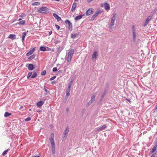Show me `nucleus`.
Here are the masks:
<instances>
[{
  "label": "nucleus",
  "instance_id": "obj_1",
  "mask_svg": "<svg viewBox=\"0 0 157 157\" xmlns=\"http://www.w3.org/2000/svg\"><path fill=\"white\" fill-rule=\"evenodd\" d=\"M113 16L111 18V22L109 24V28L110 29L112 30L113 28V26L114 25V22L116 20V14H113Z\"/></svg>",
  "mask_w": 157,
  "mask_h": 157
},
{
  "label": "nucleus",
  "instance_id": "obj_2",
  "mask_svg": "<svg viewBox=\"0 0 157 157\" xmlns=\"http://www.w3.org/2000/svg\"><path fill=\"white\" fill-rule=\"evenodd\" d=\"M38 11L40 13L47 14L49 13V9L46 7L43 6L39 8Z\"/></svg>",
  "mask_w": 157,
  "mask_h": 157
},
{
  "label": "nucleus",
  "instance_id": "obj_3",
  "mask_svg": "<svg viewBox=\"0 0 157 157\" xmlns=\"http://www.w3.org/2000/svg\"><path fill=\"white\" fill-rule=\"evenodd\" d=\"M75 52L74 49H71L68 52L67 56H66V59H68L69 61L70 59H71L72 57Z\"/></svg>",
  "mask_w": 157,
  "mask_h": 157
},
{
  "label": "nucleus",
  "instance_id": "obj_4",
  "mask_svg": "<svg viewBox=\"0 0 157 157\" xmlns=\"http://www.w3.org/2000/svg\"><path fill=\"white\" fill-rule=\"evenodd\" d=\"M132 33L133 35V41L135 42L136 41V30L135 28V26L134 25H132Z\"/></svg>",
  "mask_w": 157,
  "mask_h": 157
},
{
  "label": "nucleus",
  "instance_id": "obj_5",
  "mask_svg": "<svg viewBox=\"0 0 157 157\" xmlns=\"http://www.w3.org/2000/svg\"><path fill=\"white\" fill-rule=\"evenodd\" d=\"M69 132V128L68 127H67L65 129L63 133V139L65 140L67 136V134Z\"/></svg>",
  "mask_w": 157,
  "mask_h": 157
},
{
  "label": "nucleus",
  "instance_id": "obj_6",
  "mask_svg": "<svg viewBox=\"0 0 157 157\" xmlns=\"http://www.w3.org/2000/svg\"><path fill=\"white\" fill-rule=\"evenodd\" d=\"M94 10L92 8L89 9L86 13V15L88 16L90 14H92L94 13Z\"/></svg>",
  "mask_w": 157,
  "mask_h": 157
},
{
  "label": "nucleus",
  "instance_id": "obj_7",
  "mask_svg": "<svg viewBox=\"0 0 157 157\" xmlns=\"http://www.w3.org/2000/svg\"><path fill=\"white\" fill-rule=\"evenodd\" d=\"M54 134L53 133H51V136L49 139L51 144H55L54 140Z\"/></svg>",
  "mask_w": 157,
  "mask_h": 157
},
{
  "label": "nucleus",
  "instance_id": "obj_8",
  "mask_svg": "<svg viewBox=\"0 0 157 157\" xmlns=\"http://www.w3.org/2000/svg\"><path fill=\"white\" fill-rule=\"evenodd\" d=\"M101 12L100 11H97L95 13V14L93 16H92L91 18V21L93 20L96 17H97L99 14L101 13Z\"/></svg>",
  "mask_w": 157,
  "mask_h": 157
},
{
  "label": "nucleus",
  "instance_id": "obj_9",
  "mask_svg": "<svg viewBox=\"0 0 157 157\" xmlns=\"http://www.w3.org/2000/svg\"><path fill=\"white\" fill-rule=\"evenodd\" d=\"M106 127V125L105 124L104 125L101 127H99L97 128V130L96 131H99L103 130H104Z\"/></svg>",
  "mask_w": 157,
  "mask_h": 157
},
{
  "label": "nucleus",
  "instance_id": "obj_10",
  "mask_svg": "<svg viewBox=\"0 0 157 157\" xmlns=\"http://www.w3.org/2000/svg\"><path fill=\"white\" fill-rule=\"evenodd\" d=\"M35 50V48H33L32 49H31L27 53L26 56H29L31 55L33 53Z\"/></svg>",
  "mask_w": 157,
  "mask_h": 157
},
{
  "label": "nucleus",
  "instance_id": "obj_11",
  "mask_svg": "<svg viewBox=\"0 0 157 157\" xmlns=\"http://www.w3.org/2000/svg\"><path fill=\"white\" fill-rule=\"evenodd\" d=\"M53 16L58 21H59L61 20V17L59 16L56 14L55 13H53Z\"/></svg>",
  "mask_w": 157,
  "mask_h": 157
},
{
  "label": "nucleus",
  "instance_id": "obj_12",
  "mask_svg": "<svg viewBox=\"0 0 157 157\" xmlns=\"http://www.w3.org/2000/svg\"><path fill=\"white\" fill-rule=\"evenodd\" d=\"M44 102L42 101H38L36 103V105L38 107H41L44 104Z\"/></svg>",
  "mask_w": 157,
  "mask_h": 157
},
{
  "label": "nucleus",
  "instance_id": "obj_13",
  "mask_svg": "<svg viewBox=\"0 0 157 157\" xmlns=\"http://www.w3.org/2000/svg\"><path fill=\"white\" fill-rule=\"evenodd\" d=\"M51 146L52 153L54 154L56 152L55 144H51Z\"/></svg>",
  "mask_w": 157,
  "mask_h": 157
},
{
  "label": "nucleus",
  "instance_id": "obj_14",
  "mask_svg": "<svg viewBox=\"0 0 157 157\" xmlns=\"http://www.w3.org/2000/svg\"><path fill=\"white\" fill-rule=\"evenodd\" d=\"M98 55V53L96 51H95L94 52L93 54L92 55V58L93 59H96V56Z\"/></svg>",
  "mask_w": 157,
  "mask_h": 157
},
{
  "label": "nucleus",
  "instance_id": "obj_15",
  "mask_svg": "<svg viewBox=\"0 0 157 157\" xmlns=\"http://www.w3.org/2000/svg\"><path fill=\"white\" fill-rule=\"evenodd\" d=\"M157 149V144H156L152 148V150L150 151V152L151 154L154 153Z\"/></svg>",
  "mask_w": 157,
  "mask_h": 157
},
{
  "label": "nucleus",
  "instance_id": "obj_16",
  "mask_svg": "<svg viewBox=\"0 0 157 157\" xmlns=\"http://www.w3.org/2000/svg\"><path fill=\"white\" fill-rule=\"evenodd\" d=\"M105 9L106 10H108L110 9V6L107 3H104Z\"/></svg>",
  "mask_w": 157,
  "mask_h": 157
},
{
  "label": "nucleus",
  "instance_id": "obj_17",
  "mask_svg": "<svg viewBox=\"0 0 157 157\" xmlns=\"http://www.w3.org/2000/svg\"><path fill=\"white\" fill-rule=\"evenodd\" d=\"M8 38L12 39V40L15 39L16 38V36L15 34H10L8 36Z\"/></svg>",
  "mask_w": 157,
  "mask_h": 157
},
{
  "label": "nucleus",
  "instance_id": "obj_18",
  "mask_svg": "<svg viewBox=\"0 0 157 157\" xmlns=\"http://www.w3.org/2000/svg\"><path fill=\"white\" fill-rule=\"evenodd\" d=\"M34 67L33 64H29L28 67V69L30 71H32L34 69Z\"/></svg>",
  "mask_w": 157,
  "mask_h": 157
},
{
  "label": "nucleus",
  "instance_id": "obj_19",
  "mask_svg": "<svg viewBox=\"0 0 157 157\" xmlns=\"http://www.w3.org/2000/svg\"><path fill=\"white\" fill-rule=\"evenodd\" d=\"M78 35V34L77 33H75L74 34H73L72 33H71V38L74 39L75 38L77 37Z\"/></svg>",
  "mask_w": 157,
  "mask_h": 157
},
{
  "label": "nucleus",
  "instance_id": "obj_20",
  "mask_svg": "<svg viewBox=\"0 0 157 157\" xmlns=\"http://www.w3.org/2000/svg\"><path fill=\"white\" fill-rule=\"evenodd\" d=\"M76 2H74L72 5V7L71 9V11L72 12H73L74 10L75 9L76 6Z\"/></svg>",
  "mask_w": 157,
  "mask_h": 157
},
{
  "label": "nucleus",
  "instance_id": "obj_21",
  "mask_svg": "<svg viewBox=\"0 0 157 157\" xmlns=\"http://www.w3.org/2000/svg\"><path fill=\"white\" fill-rule=\"evenodd\" d=\"M84 15V14L80 15L78 16H77L75 17V19L76 20H80L82 17V16H83Z\"/></svg>",
  "mask_w": 157,
  "mask_h": 157
},
{
  "label": "nucleus",
  "instance_id": "obj_22",
  "mask_svg": "<svg viewBox=\"0 0 157 157\" xmlns=\"http://www.w3.org/2000/svg\"><path fill=\"white\" fill-rule=\"evenodd\" d=\"M95 97L96 95L95 94H94L92 95L90 101L93 103V102L95 100Z\"/></svg>",
  "mask_w": 157,
  "mask_h": 157
},
{
  "label": "nucleus",
  "instance_id": "obj_23",
  "mask_svg": "<svg viewBox=\"0 0 157 157\" xmlns=\"http://www.w3.org/2000/svg\"><path fill=\"white\" fill-rule=\"evenodd\" d=\"M152 17L153 16L151 15L150 16H148L145 21L148 22L149 21L151 20Z\"/></svg>",
  "mask_w": 157,
  "mask_h": 157
},
{
  "label": "nucleus",
  "instance_id": "obj_24",
  "mask_svg": "<svg viewBox=\"0 0 157 157\" xmlns=\"http://www.w3.org/2000/svg\"><path fill=\"white\" fill-rule=\"evenodd\" d=\"M40 50L41 51L44 52L46 50V49L45 47L41 46L40 47Z\"/></svg>",
  "mask_w": 157,
  "mask_h": 157
},
{
  "label": "nucleus",
  "instance_id": "obj_25",
  "mask_svg": "<svg viewBox=\"0 0 157 157\" xmlns=\"http://www.w3.org/2000/svg\"><path fill=\"white\" fill-rule=\"evenodd\" d=\"M11 115V113H9L7 112H6L4 114V116L5 117H7Z\"/></svg>",
  "mask_w": 157,
  "mask_h": 157
},
{
  "label": "nucleus",
  "instance_id": "obj_26",
  "mask_svg": "<svg viewBox=\"0 0 157 157\" xmlns=\"http://www.w3.org/2000/svg\"><path fill=\"white\" fill-rule=\"evenodd\" d=\"M157 11V7H156L151 12V15H152V16H153L154 14Z\"/></svg>",
  "mask_w": 157,
  "mask_h": 157
},
{
  "label": "nucleus",
  "instance_id": "obj_27",
  "mask_svg": "<svg viewBox=\"0 0 157 157\" xmlns=\"http://www.w3.org/2000/svg\"><path fill=\"white\" fill-rule=\"evenodd\" d=\"M68 25H69V27H68L69 30L71 31L72 30V24L71 22H70V23H69Z\"/></svg>",
  "mask_w": 157,
  "mask_h": 157
},
{
  "label": "nucleus",
  "instance_id": "obj_28",
  "mask_svg": "<svg viewBox=\"0 0 157 157\" xmlns=\"http://www.w3.org/2000/svg\"><path fill=\"white\" fill-rule=\"evenodd\" d=\"M68 25H69V27H68L69 30L71 31L72 30V24L71 22H70V23H69Z\"/></svg>",
  "mask_w": 157,
  "mask_h": 157
},
{
  "label": "nucleus",
  "instance_id": "obj_29",
  "mask_svg": "<svg viewBox=\"0 0 157 157\" xmlns=\"http://www.w3.org/2000/svg\"><path fill=\"white\" fill-rule=\"evenodd\" d=\"M68 25H69V27H68L69 30L71 31L72 30V24L71 22H70V23H69Z\"/></svg>",
  "mask_w": 157,
  "mask_h": 157
},
{
  "label": "nucleus",
  "instance_id": "obj_30",
  "mask_svg": "<svg viewBox=\"0 0 157 157\" xmlns=\"http://www.w3.org/2000/svg\"><path fill=\"white\" fill-rule=\"evenodd\" d=\"M44 90L45 91L46 93V94H44L45 95H46L48 94L49 93V91L48 90L45 88V86H44Z\"/></svg>",
  "mask_w": 157,
  "mask_h": 157
},
{
  "label": "nucleus",
  "instance_id": "obj_31",
  "mask_svg": "<svg viewBox=\"0 0 157 157\" xmlns=\"http://www.w3.org/2000/svg\"><path fill=\"white\" fill-rule=\"evenodd\" d=\"M37 76V73L36 72H33V74L31 77V78H34L36 77Z\"/></svg>",
  "mask_w": 157,
  "mask_h": 157
},
{
  "label": "nucleus",
  "instance_id": "obj_32",
  "mask_svg": "<svg viewBox=\"0 0 157 157\" xmlns=\"http://www.w3.org/2000/svg\"><path fill=\"white\" fill-rule=\"evenodd\" d=\"M40 5V3L39 2H35L33 3L32 4V6H39Z\"/></svg>",
  "mask_w": 157,
  "mask_h": 157
},
{
  "label": "nucleus",
  "instance_id": "obj_33",
  "mask_svg": "<svg viewBox=\"0 0 157 157\" xmlns=\"http://www.w3.org/2000/svg\"><path fill=\"white\" fill-rule=\"evenodd\" d=\"M36 56L34 54H33V55H32V56H29V58H28V59H30L31 60L34 59L35 57Z\"/></svg>",
  "mask_w": 157,
  "mask_h": 157
},
{
  "label": "nucleus",
  "instance_id": "obj_34",
  "mask_svg": "<svg viewBox=\"0 0 157 157\" xmlns=\"http://www.w3.org/2000/svg\"><path fill=\"white\" fill-rule=\"evenodd\" d=\"M25 22V20L21 21H19L18 23V24L19 25H23L24 24Z\"/></svg>",
  "mask_w": 157,
  "mask_h": 157
},
{
  "label": "nucleus",
  "instance_id": "obj_35",
  "mask_svg": "<svg viewBox=\"0 0 157 157\" xmlns=\"http://www.w3.org/2000/svg\"><path fill=\"white\" fill-rule=\"evenodd\" d=\"M32 72H29L27 76V78H29V77H31L32 75Z\"/></svg>",
  "mask_w": 157,
  "mask_h": 157
},
{
  "label": "nucleus",
  "instance_id": "obj_36",
  "mask_svg": "<svg viewBox=\"0 0 157 157\" xmlns=\"http://www.w3.org/2000/svg\"><path fill=\"white\" fill-rule=\"evenodd\" d=\"M71 90V87H70L69 86H68L67 89L66 91V93H70V92Z\"/></svg>",
  "mask_w": 157,
  "mask_h": 157
},
{
  "label": "nucleus",
  "instance_id": "obj_37",
  "mask_svg": "<svg viewBox=\"0 0 157 157\" xmlns=\"http://www.w3.org/2000/svg\"><path fill=\"white\" fill-rule=\"evenodd\" d=\"M8 151V149H7L6 150H5V151H4L2 153V155H5L6 154H7V152Z\"/></svg>",
  "mask_w": 157,
  "mask_h": 157
},
{
  "label": "nucleus",
  "instance_id": "obj_38",
  "mask_svg": "<svg viewBox=\"0 0 157 157\" xmlns=\"http://www.w3.org/2000/svg\"><path fill=\"white\" fill-rule=\"evenodd\" d=\"M31 119V118L30 117H28L25 119V121H30Z\"/></svg>",
  "mask_w": 157,
  "mask_h": 157
},
{
  "label": "nucleus",
  "instance_id": "obj_39",
  "mask_svg": "<svg viewBox=\"0 0 157 157\" xmlns=\"http://www.w3.org/2000/svg\"><path fill=\"white\" fill-rule=\"evenodd\" d=\"M57 70V68L56 67H54L53 68L52 71L53 72H55Z\"/></svg>",
  "mask_w": 157,
  "mask_h": 157
},
{
  "label": "nucleus",
  "instance_id": "obj_40",
  "mask_svg": "<svg viewBox=\"0 0 157 157\" xmlns=\"http://www.w3.org/2000/svg\"><path fill=\"white\" fill-rule=\"evenodd\" d=\"M73 82V80H72L71 81V82L69 83V84H68V86H69L70 87H71V86L72 85V82Z\"/></svg>",
  "mask_w": 157,
  "mask_h": 157
},
{
  "label": "nucleus",
  "instance_id": "obj_41",
  "mask_svg": "<svg viewBox=\"0 0 157 157\" xmlns=\"http://www.w3.org/2000/svg\"><path fill=\"white\" fill-rule=\"evenodd\" d=\"M27 32H24L23 34H22V36L23 37H25L26 34H27Z\"/></svg>",
  "mask_w": 157,
  "mask_h": 157
},
{
  "label": "nucleus",
  "instance_id": "obj_42",
  "mask_svg": "<svg viewBox=\"0 0 157 157\" xmlns=\"http://www.w3.org/2000/svg\"><path fill=\"white\" fill-rule=\"evenodd\" d=\"M46 71L45 70H44L41 72V75H44L46 74Z\"/></svg>",
  "mask_w": 157,
  "mask_h": 157
},
{
  "label": "nucleus",
  "instance_id": "obj_43",
  "mask_svg": "<svg viewBox=\"0 0 157 157\" xmlns=\"http://www.w3.org/2000/svg\"><path fill=\"white\" fill-rule=\"evenodd\" d=\"M56 76H54L52 77L49 79V80L50 81L54 79H55L56 78Z\"/></svg>",
  "mask_w": 157,
  "mask_h": 157
},
{
  "label": "nucleus",
  "instance_id": "obj_44",
  "mask_svg": "<svg viewBox=\"0 0 157 157\" xmlns=\"http://www.w3.org/2000/svg\"><path fill=\"white\" fill-rule=\"evenodd\" d=\"M71 22L69 20H67L65 21V23L66 24H69V23H70Z\"/></svg>",
  "mask_w": 157,
  "mask_h": 157
},
{
  "label": "nucleus",
  "instance_id": "obj_45",
  "mask_svg": "<svg viewBox=\"0 0 157 157\" xmlns=\"http://www.w3.org/2000/svg\"><path fill=\"white\" fill-rule=\"evenodd\" d=\"M60 43V41L59 40H56L55 42V43L56 44H59Z\"/></svg>",
  "mask_w": 157,
  "mask_h": 157
},
{
  "label": "nucleus",
  "instance_id": "obj_46",
  "mask_svg": "<svg viewBox=\"0 0 157 157\" xmlns=\"http://www.w3.org/2000/svg\"><path fill=\"white\" fill-rule=\"evenodd\" d=\"M67 61V65H69L70 63H71V59H70L69 60V61H68V59H66Z\"/></svg>",
  "mask_w": 157,
  "mask_h": 157
},
{
  "label": "nucleus",
  "instance_id": "obj_47",
  "mask_svg": "<svg viewBox=\"0 0 157 157\" xmlns=\"http://www.w3.org/2000/svg\"><path fill=\"white\" fill-rule=\"evenodd\" d=\"M157 155L156 153L153 154L151 156V157H156Z\"/></svg>",
  "mask_w": 157,
  "mask_h": 157
},
{
  "label": "nucleus",
  "instance_id": "obj_48",
  "mask_svg": "<svg viewBox=\"0 0 157 157\" xmlns=\"http://www.w3.org/2000/svg\"><path fill=\"white\" fill-rule=\"evenodd\" d=\"M148 23V22L145 21V23L143 24V26L145 27L147 24Z\"/></svg>",
  "mask_w": 157,
  "mask_h": 157
},
{
  "label": "nucleus",
  "instance_id": "obj_49",
  "mask_svg": "<svg viewBox=\"0 0 157 157\" xmlns=\"http://www.w3.org/2000/svg\"><path fill=\"white\" fill-rule=\"evenodd\" d=\"M55 27H56V28L57 29H60V27L57 25H55Z\"/></svg>",
  "mask_w": 157,
  "mask_h": 157
},
{
  "label": "nucleus",
  "instance_id": "obj_50",
  "mask_svg": "<svg viewBox=\"0 0 157 157\" xmlns=\"http://www.w3.org/2000/svg\"><path fill=\"white\" fill-rule=\"evenodd\" d=\"M66 93V97L67 98L70 95V93H69V92H68V93Z\"/></svg>",
  "mask_w": 157,
  "mask_h": 157
},
{
  "label": "nucleus",
  "instance_id": "obj_51",
  "mask_svg": "<svg viewBox=\"0 0 157 157\" xmlns=\"http://www.w3.org/2000/svg\"><path fill=\"white\" fill-rule=\"evenodd\" d=\"M92 103V102L90 101L87 103V104L88 105H90Z\"/></svg>",
  "mask_w": 157,
  "mask_h": 157
},
{
  "label": "nucleus",
  "instance_id": "obj_52",
  "mask_svg": "<svg viewBox=\"0 0 157 157\" xmlns=\"http://www.w3.org/2000/svg\"><path fill=\"white\" fill-rule=\"evenodd\" d=\"M25 37L22 36V42H23L24 41V40L25 39Z\"/></svg>",
  "mask_w": 157,
  "mask_h": 157
},
{
  "label": "nucleus",
  "instance_id": "obj_53",
  "mask_svg": "<svg viewBox=\"0 0 157 157\" xmlns=\"http://www.w3.org/2000/svg\"><path fill=\"white\" fill-rule=\"evenodd\" d=\"M56 83V82L55 81H53L52 82H51V83L52 84H55Z\"/></svg>",
  "mask_w": 157,
  "mask_h": 157
},
{
  "label": "nucleus",
  "instance_id": "obj_54",
  "mask_svg": "<svg viewBox=\"0 0 157 157\" xmlns=\"http://www.w3.org/2000/svg\"><path fill=\"white\" fill-rule=\"evenodd\" d=\"M52 31H50L49 32V35L50 36V35L52 34Z\"/></svg>",
  "mask_w": 157,
  "mask_h": 157
},
{
  "label": "nucleus",
  "instance_id": "obj_55",
  "mask_svg": "<svg viewBox=\"0 0 157 157\" xmlns=\"http://www.w3.org/2000/svg\"><path fill=\"white\" fill-rule=\"evenodd\" d=\"M24 14H21V15H20L19 17H24Z\"/></svg>",
  "mask_w": 157,
  "mask_h": 157
},
{
  "label": "nucleus",
  "instance_id": "obj_56",
  "mask_svg": "<svg viewBox=\"0 0 157 157\" xmlns=\"http://www.w3.org/2000/svg\"><path fill=\"white\" fill-rule=\"evenodd\" d=\"M93 0H87V1L88 3H90Z\"/></svg>",
  "mask_w": 157,
  "mask_h": 157
},
{
  "label": "nucleus",
  "instance_id": "obj_57",
  "mask_svg": "<svg viewBox=\"0 0 157 157\" xmlns=\"http://www.w3.org/2000/svg\"><path fill=\"white\" fill-rule=\"evenodd\" d=\"M60 46H59L58 48H57V50L58 51H59V49H60Z\"/></svg>",
  "mask_w": 157,
  "mask_h": 157
},
{
  "label": "nucleus",
  "instance_id": "obj_58",
  "mask_svg": "<svg viewBox=\"0 0 157 157\" xmlns=\"http://www.w3.org/2000/svg\"><path fill=\"white\" fill-rule=\"evenodd\" d=\"M61 70H59L58 71V73H61Z\"/></svg>",
  "mask_w": 157,
  "mask_h": 157
},
{
  "label": "nucleus",
  "instance_id": "obj_59",
  "mask_svg": "<svg viewBox=\"0 0 157 157\" xmlns=\"http://www.w3.org/2000/svg\"><path fill=\"white\" fill-rule=\"evenodd\" d=\"M22 108H23V106H21L20 108V109H21Z\"/></svg>",
  "mask_w": 157,
  "mask_h": 157
},
{
  "label": "nucleus",
  "instance_id": "obj_60",
  "mask_svg": "<svg viewBox=\"0 0 157 157\" xmlns=\"http://www.w3.org/2000/svg\"><path fill=\"white\" fill-rule=\"evenodd\" d=\"M22 19L21 18H19L18 20V21H21Z\"/></svg>",
  "mask_w": 157,
  "mask_h": 157
},
{
  "label": "nucleus",
  "instance_id": "obj_61",
  "mask_svg": "<svg viewBox=\"0 0 157 157\" xmlns=\"http://www.w3.org/2000/svg\"><path fill=\"white\" fill-rule=\"evenodd\" d=\"M155 110H157V106H156V107L155 108Z\"/></svg>",
  "mask_w": 157,
  "mask_h": 157
},
{
  "label": "nucleus",
  "instance_id": "obj_62",
  "mask_svg": "<svg viewBox=\"0 0 157 157\" xmlns=\"http://www.w3.org/2000/svg\"><path fill=\"white\" fill-rule=\"evenodd\" d=\"M104 95H102L101 97H102V98H103V97H104Z\"/></svg>",
  "mask_w": 157,
  "mask_h": 157
},
{
  "label": "nucleus",
  "instance_id": "obj_63",
  "mask_svg": "<svg viewBox=\"0 0 157 157\" xmlns=\"http://www.w3.org/2000/svg\"><path fill=\"white\" fill-rule=\"evenodd\" d=\"M156 106H157V105Z\"/></svg>",
  "mask_w": 157,
  "mask_h": 157
}]
</instances>
